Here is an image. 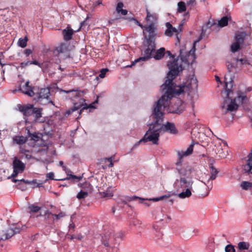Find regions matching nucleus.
Returning a JSON list of instances; mask_svg holds the SVG:
<instances>
[{
    "label": "nucleus",
    "instance_id": "obj_1",
    "mask_svg": "<svg viewBox=\"0 0 252 252\" xmlns=\"http://www.w3.org/2000/svg\"><path fill=\"white\" fill-rule=\"evenodd\" d=\"M169 71L167 79L161 87L160 89L164 94L161 97L170 101L171 99L179 96L186 91L191 98L197 96L198 82L196 78H189L182 85L177 86L173 81L183 68L179 60L171 62L168 64Z\"/></svg>",
    "mask_w": 252,
    "mask_h": 252
},
{
    "label": "nucleus",
    "instance_id": "obj_2",
    "mask_svg": "<svg viewBox=\"0 0 252 252\" xmlns=\"http://www.w3.org/2000/svg\"><path fill=\"white\" fill-rule=\"evenodd\" d=\"M194 143H192L186 151H178V160L176 163V170L179 177L174 182L173 187L177 190L182 189L183 191L178 194V197L181 199L189 198L192 195L193 181L189 176L191 173L189 166L185 165L182 166V159L184 157L190 155L193 151Z\"/></svg>",
    "mask_w": 252,
    "mask_h": 252
},
{
    "label": "nucleus",
    "instance_id": "obj_3",
    "mask_svg": "<svg viewBox=\"0 0 252 252\" xmlns=\"http://www.w3.org/2000/svg\"><path fill=\"white\" fill-rule=\"evenodd\" d=\"M170 103V101L164 98V97H161L154 106L152 116L153 119L156 120L161 132H166L172 134H176L178 133V130L174 123L167 122L165 124H162L164 110L168 107L169 113L180 114L183 111L184 107L180 99H177L174 105H171L169 107Z\"/></svg>",
    "mask_w": 252,
    "mask_h": 252
},
{
    "label": "nucleus",
    "instance_id": "obj_4",
    "mask_svg": "<svg viewBox=\"0 0 252 252\" xmlns=\"http://www.w3.org/2000/svg\"><path fill=\"white\" fill-rule=\"evenodd\" d=\"M13 141L19 145H23L28 142L27 144L31 147H39V152L47 151L48 149L47 144L42 142L40 134L36 133L30 134L27 138L23 136H15L13 138Z\"/></svg>",
    "mask_w": 252,
    "mask_h": 252
},
{
    "label": "nucleus",
    "instance_id": "obj_5",
    "mask_svg": "<svg viewBox=\"0 0 252 252\" xmlns=\"http://www.w3.org/2000/svg\"><path fill=\"white\" fill-rule=\"evenodd\" d=\"M199 40H196L194 42L193 45L191 49L188 53H186L185 50L182 49L180 50V55L177 58V59L175 58V56L172 55L170 51H167L166 53L168 56H170L171 58V60L168 62L167 64V66L169 67L168 64L170 63L171 62L179 60V63L182 64V66H183V64H192L193 62L195 61L196 59L195 52L196 50L195 49V44L198 42Z\"/></svg>",
    "mask_w": 252,
    "mask_h": 252
},
{
    "label": "nucleus",
    "instance_id": "obj_6",
    "mask_svg": "<svg viewBox=\"0 0 252 252\" xmlns=\"http://www.w3.org/2000/svg\"><path fill=\"white\" fill-rule=\"evenodd\" d=\"M225 93H226V96L224 100V103L222 105V108H224L226 107V109L228 111H233L236 110L238 108V105L243 104L246 103L248 101V97L246 95V92H242L238 91L237 93V96L233 99L231 100L229 104L225 106V103L229 99V95L231 91L230 89L226 87Z\"/></svg>",
    "mask_w": 252,
    "mask_h": 252
},
{
    "label": "nucleus",
    "instance_id": "obj_7",
    "mask_svg": "<svg viewBox=\"0 0 252 252\" xmlns=\"http://www.w3.org/2000/svg\"><path fill=\"white\" fill-rule=\"evenodd\" d=\"M161 133L159 126L154 119V122L150 125L149 129L146 132L144 137L136 143L132 148H136L141 142L151 141L154 144H158L159 133Z\"/></svg>",
    "mask_w": 252,
    "mask_h": 252
},
{
    "label": "nucleus",
    "instance_id": "obj_8",
    "mask_svg": "<svg viewBox=\"0 0 252 252\" xmlns=\"http://www.w3.org/2000/svg\"><path fill=\"white\" fill-rule=\"evenodd\" d=\"M235 41L231 45V51L233 53L237 52L240 47L249 45L251 42V32H238L235 35Z\"/></svg>",
    "mask_w": 252,
    "mask_h": 252
},
{
    "label": "nucleus",
    "instance_id": "obj_9",
    "mask_svg": "<svg viewBox=\"0 0 252 252\" xmlns=\"http://www.w3.org/2000/svg\"><path fill=\"white\" fill-rule=\"evenodd\" d=\"M64 93L66 94L72 93V94L74 95L76 97H79L80 98V101L79 103V104H82V103L84 107L83 108L80 110V113L84 109H87L88 108H95V107L94 106V104L96 103H97V100L95 101L94 102L89 104L87 105L85 102L86 100L84 99L83 98H82L84 94H85V92L84 91H78V90H71L68 91H63Z\"/></svg>",
    "mask_w": 252,
    "mask_h": 252
},
{
    "label": "nucleus",
    "instance_id": "obj_10",
    "mask_svg": "<svg viewBox=\"0 0 252 252\" xmlns=\"http://www.w3.org/2000/svg\"><path fill=\"white\" fill-rule=\"evenodd\" d=\"M147 47L143 52V56L138 58L140 61H146L153 57L155 53V44L154 41L150 39L147 41Z\"/></svg>",
    "mask_w": 252,
    "mask_h": 252
},
{
    "label": "nucleus",
    "instance_id": "obj_11",
    "mask_svg": "<svg viewBox=\"0 0 252 252\" xmlns=\"http://www.w3.org/2000/svg\"><path fill=\"white\" fill-rule=\"evenodd\" d=\"M12 167L13 169V173L11 177L13 178L17 177L20 173H22L25 169L26 164L17 157H15L12 162Z\"/></svg>",
    "mask_w": 252,
    "mask_h": 252
},
{
    "label": "nucleus",
    "instance_id": "obj_12",
    "mask_svg": "<svg viewBox=\"0 0 252 252\" xmlns=\"http://www.w3.org/2000/svg\"><path fill=\"white\" fill-rule=\"evenodd\" d=\"M102 244L106 247H110L111 246L116 243L114 238V231L110 229L106 232L102 236Z\"/></svg>",
    "mask_w": 252,
    "mask_h": 252
},
{
    "label": "nucleus",
    "instance_id": "obj_13",
    "mask_svg": "<svg viewBox=\"0 0 252 252\" xmlns=\"http://www.w3.org/2000/svg\"><path fill=\"white\" fill-rule=\"evenodd\" d=\"M34 87L30 85V81H27L24 85L20 87L18 90L29 96H33L34 95Z\"/></svg>",
    "mask_w": 252,
    "mask_h": 252
},
{
    "label": "nucleus",
    "instance_id": "obj_14",
    "mask_svg": "<svg viewBox=\"0 0 252 252\" xmlns=\"http://www.w3.org/2000/svg\"><path fill=\"white\" fill-rule=\"evenodd\" d=\"M17 107L18 108V110H19V111L22 112L23 115L25 116H30L32 114L33 105H18Z\"/></svg>",
    "mask_w": 252,
    "mask_h": 252
},
{
    "label": "nucleus",
    "instance_id": "obj_15",
    "mask_svg": "<svg viewBox=\"0 0 252 252\" xmlns=\"http://www.w3.org/2000/svg\"><path fill=\"white\" fill-rule=\"evenodd\" d=\"M226 64L229 73L225 75L224 79L226 87H227L228 82L231 84L232 82V76L230 74V72L232 71V68L235 67V66L234 63L229 62H227Z\"/></svg>",
    "mask_w": 252,
    "mask_h": 252
},
{
    "label": "nucleus",
    "instance_id": "obj_16",
    "mask_svg": "<svg viewBox=\"0 0 252 252\" xmlns=\"http://www.w3.org/2000/svg\"><path fill=\"white\" fill-rule=\"evenodd\" d=\"M136 199H138L139 200V202L141 204H143L145 205L146 206L149 207L150 206V203L147 201L148 199H145L142 197H139L136 196H133L131 197H126L125 199H122V202L124 204H126L127 201H131L132 200H135Z\"/></svg>",
    "mask_w": 252,
    "mask_h": 252
},
{
    "label": "nucleus",
    "instance_id": "obj_17",
    "mask_svg": "<svg viewBox=\"0 0 252 252\" xmlns=\"http://www.w3.org/2000/svg\"><path fill=\"white\" fill-rule=\"evenodd\" d=\"M20 232V229L19 228H15L14 229L10 228L7 230L6 232L4 235L2 236L1 239L5 240L11 238L15 234Z\"/></svg>",
    "mask_w": 252,
    "mask_h": 252
},
{
    "label": "nucleus",
    "instance_id": "obj_18",
    "mask_svg": "<svg viewBox=\"0 0 252 252\" xmlns=\"http://www.w3.org/2000/svg\"><path fill=\"white\" fill-rule=\"evenodd\" d=\"M167 29L165 31V34L167 36H171L174 33H178V30L173 27L172 25L169 23L167 22L165 24Z\"/></svg>",
    "mask_w": 252,
    "mask_h": 252
},
{
    "label": "nucleus",
    "instance_id": "obj_19",
    "mask_svg": "<svg viewBox=\"0 0 252 252\" xmlns=\"http://www.w3.org/2000/svg\"><path fill=\"white\" fill-rule=\"evenodd\" d=\"M64 39L66 41L70 40L72 39L73 34V30L69 26L63 30Z\"/></svg>",
    "mask_w": 252,
    "mask_h": 252
},
{
    "label": "nucleus",
    "instance_id": "obj_20",
    "mask_svg": "<svg viewBox=\"0 0 252 252\" xmlns=\"http://www.w3.org/2000/svg\"><path fill=\"white\" fill-rule=\"evenodd\" d=\"M50 95V89L48 88L40 89L38 92L39 98H46L48 99Z\"/></svg>",
    "mask_w": 252,
    "mask_h": 252
},
{
    "label": "nucleus",
    "instance_id": "obj_21",
    "mask_svg": "<svg viewBox=\"0 0 252 252\" xmlns=\"http://www.w3.org/2000/svg\"><path fill=\"white\" fill-rule=\"evenodd\" d=\"M146 21L151 24H154L158 19V15L156 13L151 14L148 9H146Z\"/></svg>",
    "mask_w": 252,
    "mask_h": 252
},
{
    "label": "nucleus",
    "instance_id": "obj_22",
    "mask_svg": "<svg viewBox=\"0 0 252 252\" xmlns=\"http://www.w3.org/2000/svg\"><path fill=\"white\" fill-rule=\"evenodd\" d=\"M153 229L155 235L154 239L157 240L162 238V233L160 231L158 226L157 224H154L153 225Z\"/></svg>",
    "mask_w": 252,
    "mask_h": 252
},
{
    "label": "nucleus",
    "instance_id": "obj_23",
    "mask_svg": "<svg viewBox=\"0 0 252 252\" xmlns=\"http://www.w3.org/2000/svg\"><path fill=\"white\" fill-rule=\"evenodd\" d=\"M164 54L165 49L164 48H160L157 51L155 50L153 58L157 60H158L161 59L164 56Z\"/></svg>",
    "mask_w": 252,
    "mask_h": 252
},
{
    "label": "nucleus",
    "instance_id": "obj_24",
    "mask_svg": "<svg viewBox=\"0 0 252 252\" xmlns=\"http://www.w3.org/2000/svg\"><path fill=\"white\" fill-rule=\"evenodd\" d=\"M124 6L123 2H118L116 8V11L118 14L125 16L127 14V10L123 8Z\"/></svg>",
    "mask_w": 252,
    "mask_h": 252
},
{
    "label": "nucleus",
    "instance_id": "obj_25",
    "mask_svg": "<svg viewBox=\"0 0 252 252\" xmlns=\"http://www.w3.org/2000/svg\"><path fill=\"white\" fill-rule=\"evenodd\" d=\"M240 187L242 190L246 191L250 190L252 188V183L243 181L240 184Z\"/></svg>",
    "mask_w": 252,
    "mask_h": 252
},
{
    "label": "nucleus",
    "instance_id": "obj_26",
    "mask_svg": "<svg viewBox=\"0 0 252 252\" xmlns=\"http://www.w3.org/2000/svg\"><path fill=\"white\" fill-rule=\"evenodd\" d=\"M210 168H211V171H210L211 176H210L209 179L208 180V182H209L210 180H215L216 178V177L217 176V174L219 173V171L218 170V169H216V168H215L213 166L212 164L211 165Z\"/></svg>",
    "mask_w": 252,
    "mask_h": 252
},
{
    "label": "nucleus",
    "instance_id": "obj_27",
    "mask_svg": "<svg viewBox=\"0 0 252 252\" xmlns=\"http://www.w3.org/2000/svg\"><path fill=\"white\" fill-rule=\"evenodd\" d=\"M83 104H79V103H74L73 107L69 110H68L65 112V116L66 117L68 116L70 114H71L73 112L79 109L82 106Z\"/></svg>",
    "mask_w": 252,
    "mask_h": 252
},
{
    "label": "nucleus",
    "instance_id": "obj_28",
    "mask_svg": "<svg viewBox=\"0 0 252 252\" xmlns=\"http://www.w3.org/2000/svg\"><path fill=\"white\" fill-rule=\"evenodd\" d=\"M80 187L82 190L87 191L88 193L90 192L93 189V187L89 182H86L80 185Z\"/></svg>",
    "mask_w": 252,
    "mask_h": 252
},
{
    "label": "nucleus",
    "instance_id": "obj_29",
    "mask_svg": "<svg viewBox=\"0 0 252 252\" xmlns=\"http://www.w3.org/2000/svg\"><path fill=\"white\" fill-rule=\"evenodd\" d=\"M66 170L67 171V173H66L67 174V177L64 179V180H72L74 181L76 180L77 181H79L81 179V177H78L76 175H72L71 174V171L67 168Z\"/></svg>",
    "mask_w": 252,
    "mask_h": 252
},
{
    "label": "nucleus",
    "instance_id": "obj_30",
    "mask_svg": "<svg viewBox=\"0 0 252 252\" xmlns=\"http://www.w3.org/2000/svg\"><path fill=\"white\" fill-rule=\"evenodd\" d=\"M238 248L240 251L248 250L250 248V244L248 242H240L238 244Z\"/></svg>",
    "mask_w": 252,
    "mask_h": 252
},
{
    "label": "nucleus",
    "instance_id": "obj_31",
    "mask_svg": "<svg viewBox=\"0 0 252 252\" xmlns=\"http://www.w3.org/2000/svg\"><path fill=\"white\" fill-rule=\"evenodd\" d=\"M42 109L39 108L32 107V114L34 115L35 118L37 119L42 116Z\"/></svg>",
    "mask_w": 252,
    "mask_h": 252
},
{
    "label": "nucleus",
    "instance_id": "obj_32",
    "mask_svg": "<svg viewBox=\"0 0 252 252\" xmlns=\"http://www.w3.org/2000/svg\"><path fill=\"white\" fill-rule=\"evenodd\" d=\"M228 22V17L227 16H224L219 21L218 25L220 27H223L227 25Z\"/></svg>",
    "mask_w": 252,
    "mask_h": 252
},
{
    "label": "nucleus",
    "instance_id": "obj_33",
    "mask_svg": "<svg viewBox=\"0 0 252 252\" xmlns=\"http://www.w3.org/2000/svg\"><path fill=\"white\" fill-rule=\"evenodd\" d=\"M28 38L27 36L24 38H20L18 41V45L19 47L25 48L27 45Z\"/></svg>",
    "mask_w": 252,
    "mask_h": 252
},
{
    "label": "nucleus",
    "instance_id": "obj_34",
    "mask_svg": "<svg viewBox=\"0 0 252 252\" xmlns=\"http://www.w3.org/2000/svg\"><path fill=\"white\" fill-rule=\"evenodd\" d=\"M178 12L182 13L186 10V6L185 2L183 1H180L178 3Z\"/></svg>",
    "mask_w": 252,
    "mask_h": 252
},
{
    "label": "nucleus",
    "instance_id": "obj_35",
    "mask_svg": "<svg viewBox=\"0 0 252 252\" xmlns=\"http://www.w3.org/2000/svg\"><path fill=\"white\" fill-rule=\"evenodd\" d=\"M28 209L30 212L37 213L40 210L41 207L34 204H31L29 206Z\"/></svg>",
    "mask_w": 252,
    "mask_h": 252
},
{
    "label": "nucleus",
    "instance_id": "obj_36",
    "mask_svg": "<svg viewBox=\"0 0 252 252\" xmlns=\"http://www.w3.org/2000/svg\"><path fill=\"white\" fill-rule=\"evenodd\" d=\"M144 31H147L150 34H153L155 30V27L154 26V24L150 23L149 25L144 27Z\"/></svg>",
    "mask_w": 252,
    "mask_h": 252
},
{
    "label": "nucleus",
    "instance_id": "obj_37",
    "mask_svg": "<svg viewBox=\"0 0 252 252\" xmlns=\"http://www.w3.org/2000/svg\"><path fill=\"white\" fill-rule=\"evenodd\" d=\"M46 214L51 215L52 216H53L54 217H55L56 219L57 220H59L61 218H62L64 217L66 215L65 213L64 212H60L59 214H52L50 212H47L46 213Z\"/></svg>",
    "mask_w": 252,
    "mask_h": 252
},
{
    "label": "nucleus",
    "instance_id": "obj_38",
    "mask_svg": "<svg viewBox=\"0 0 252 252\" xmlns=\"http://www.w3.org/2000/svg\"><path fill=\"white\" fill-rule=\"evenodd\" d=\"M125 232L124 231H119L117 233L114 232V238H115V241L116 243L117 239L118 238L120 239H123L125 236Z\"/></svg>",
    "mask_w": 252,
    "mask_h": 252
},
{
    "label": "nucleus",
    "instance_id": "obj_39",
    "mask_svg": "<svg viewBox=\"0 0 252 252\" xmlns=\"http://www.w3.org/2000/svg\"><path fill=\"white\" fill-rule=\"evenodd\" d=\"M88 193H88L87 191H83V190H81V191L77 194V198L78 199L84 198L88 196Z\"/></svg>",
    "mask_w": 252,
    "mask_h": 252
},
{
    "label": "nucleus",
    "instance_id": "obj_40",
    "mask_svg": "<svg viewBox=\"0 0 252 252\" xmlns=\"http://www.w3.org/2000/svg\"><path fill=\"white\" fill-rule=\"evenodd\" d=\"M12 181L14 183H16V182H20L21 183H23L25 185L26 184H31L35 183V181L34 180H33L32 181H30L28 180H25L24 179L17 180V179H13Z\"/></svg>",
    "mask_w": 252,
    "mask_h": 252
},
{
    "label": "nucleus",
    "instance_id": "obj_41",
    "mask_svg": "<svg viewBox=\"0 0 252 252\" xmlns=\"http://www.w3.org/2000/svg\"><path fill=\"white\" fill-rule=\"evenodd\" d=\"M103 197L108 198H111L113 196V193L110 190H106L101 193Z\"/></svg>",
    "mask_w": 252,
    "mask_h": 252
},
{
    "label": "nucleus",
    "instance_id": "obj_42",
    "mask_svg": "<svg viewBox=\"0 0 252 252\" xmlns=\"http://www.w3.org/2000/svg\"><path fill=\"white\" fill-rule=\"evenodd\" d=\"M217 154L221 158H225L227 155L226 153L223 151L222 148L218 149Z\"/></svg>",
    "mask_w": 252,
    "mask_h": 252
},
{
    "label": "nucleus",
    "instance_id": "obj_43",
    "mask_svg": "<svg viewBox=\"0 0 252 252\" xmlns=\"http://www.w3.org/2000/svg\"><path fill=\"white\" fill-rule=\"evenodd\" d=\"M20 152L22 154H24L26 155V158H31V156H29L28 155H26V153L30 152V150L29 149H26L23 147V146H20Z\"/></svg>",
    "mask_w": 252,
    "mask_h": 252
},
{
    "label": "nucleus",
    "instance_id": "obj_44",
    "mask_svg": "<svg viewBox=\"0 0 252 252\" xmlns=\"http://www.w3.org/2000/svg\"><path fill=\"white\" fill-rule=\"evenodd\" d=\"M225 252H235L234 247L232 245H227L225 248Z\"/></svg>",
    "mask_w": 252,
    "mask_h": 252
},
{
    "label": "nucleus",
    "instance_id": "obj_45",
    "mask_svg": "<svg viewBox=\"0 0 252 252\" xmlns=\"http://www.w3.org/2000/svg\"><path fill=\"white\" fill-rule=\"evenodd\" d=\"M17 188L21 190H25L27 189V187L25 184L23 183H21L20 182H18L17 185Z\"/></svg>",
    "mask_w": 252,
    "mask_h": 252
},
{
    "label": "nucleus",
    "instance_id": "obj_46",
    "mask_svg": "<svg viewBox=\"0 0 252 252\" xmlns=\"http://www.w3.org/2000/svg\"><path fill=\"white\" fill-rule=\"evenodd\" d=\"M169 196V195H162V196H161L160 197H156V198H152V199H149V200H153L154 201H159V200H161L165 198H168V197Z\"/></svg>",
    "mask_w": 252,
    "mask_h": 252
},
{
    "label": "nucleus",
    "instance_id": "obj_47",
    "mask_svg": "<svg viewBox=\"0 0 252 252\" xmlns=\"http://www.w3.org/2000/svg\"><path fill=\"white\" fill-rule=\"evenodd\" d=\"M108 71V69L107 68H102V69H101L100 70V74L99 75V76L101 78H103L105 76V74L106 73V72Z\"/></svg>",
    "mask_w": 252,
    "mask_h": 252
},
{
    "label": "nucleus",
    "instance_id": "obj_48",
    "mask_svg": "<svg viewBox=\"0 0 252 252\" xmlns=\"http://www.w3.org/2000/svg\"><path fill=\"white\" fill-rule=\"evenodd\" d=\"M29 65H30V61L22 62L20 64L19 67L23 68L26 67V66H27Z\"/></svg>",
    "mask_w": 252,
    "mask_h": 252
},
{
    "label": "nucleus",
    "instance_id": "obj_49",
    "mask_svg": "<svg viewBox=\"0 0 252 252\" xmlns=\"http://www.w3.org/2000/svg\"><path fill=\"white\" fill-rule=\"evenodd\" d=\"M108 250L109 252H119V249L116 247H110Z\"/></svg>",
    "mask_w": 252,
    "mask_h": 252
},
{
    "label": "nucleus",
    "instance_id": "obj_50",
    "mask_svg": "<svg viewBox=\"0 0 252 252\" xmlns=\"http://www.w3.org/2000/svg\"><path fill=\"white\" fill-rule=\"evenodd\" d=\"M140 62V60H138V58L135 60L134 61L132 62L131 64L130 65H127L126 66V67H131L134 66L137 63Z\"/></svg>",
    "mask_w": 252,
    "mask_h": 252
},
{
    "label": "nucleus",
    "instance_id": "obj_51",
    "mask_svg": "<svg viewBox=\"0 0 252 252\" xmlns=\"http://www.w3.org/2000/svg\"><path fill=\"white\" fill-rule=\"evenodd\" d=\"M32 53V51L30 49H26L24 51V54L27 56L28 57L30 54Z\"/></svg>",
    "mask_w": 252,
    "mask_h": 252
},
{
    "label": "nucleus",
    "instance_id": "obj_52",
    "mask_svg": "<svg viewBox=\"0 0 252 252\" xmlns=\"http://www.w3.org/2000/svg\"><path fill=\"white\" fill-rule=\"evenodd\" d=\"M54 174L53 172H50L46 175V177L49 179L54 180Z\"/></svg>",
    "mask_w": 252,
    "mask_h": 252
},
{
    "label": "nucleus",
    "instance_id": "obj_53",
    "mask_svg": "<svg viewBox=\"0 0 252 252\" xmlns=\"http://www.w3.org/2000/svg\"><path fill=\"white\" fill-rule=\"evenodd\" d=\"M237 62H240L242 64H245L247 62V60L245 59H236Z\"/></svg>",
    "mask_w": 252,
    "mask_h": 252
},
{
    "label": "nucleus",
    "instance_id": "obj_54",
    "mask_svg": "<svg viewBox=\"0 0 252 252\" xmlns=\"http://www.w3.org/2000/svg\"><path fill=\"white\" fill-rule=\"evenodd\" d=\"M59 165L63 167V170L65 172V173H67V171L66 170V169H67V167L63 165V161H60L59 162Z\"/></svg>",
    "mask_w": 252,
    "mask_h": 252
},
{
    "label": "nucleus",
    "instance_id": "obj_55",
    "mask_svg": "<svg viewBox=\"0 0 252 252\" xmlns=\"http://www.w3.org/2000/svg\"><path fill=\"white\" fill-rule=\"evenodd\" d=\"M74 227H75V224L72 222V220H71L70 223H69V230H70L71 229H74Z\"/></svg>",
    "mask_w": 252,
    "mask_h": 252
},
{
    "label": "nucleus",
    "instance_id": "obj_56",
    "mask_svg": "<svg viewBox=\"0 0 252 252\" xmlns=\"http://www.w3.org/2000/svg\"><path fill=\"white\" fill-rule=\"evenodd\" d=\"M30 65L34 64L40 66L39 63L37 61H30Z\"/></svg>",
    "mask_w": 252,
    "mask_h": 252
},
{
    "label": "nucleus",
    "instance_id": "obj_57",
    "mask_svg": "<svg viewBox=\"0 0 252 252\" xmlns=\"http://www.w3.org/2000/svg\"><path fill=\"white\" fill-rule=\"evenodd\" d=\"M132 20H133L135 23L140 27H141L142 28H143L144 27L143 26V25L142 24H141L137 20L132 18Z\"/></svg>",
    "mask_w": 252,
    "mask_h": 252
},
{
    "label": "nucleus",
    "instance_id": "obj_58",
    "mask_svg": "<svg viewBox=\"0 0 252 252\" xmlns=\"http://www.w3.org/2000/svg\"><path fill=\"white\" fill-rule=\"evenodd\" d=\"M106 159L109 162H113V157H111L110 158H106Z\"/></svg>",
    "mask_w": 252,
    "mask_h": 252
},
{
    "label": "nucleus",
    "instance_id": "obj_59",
    "mask_svg": "<svg viewBox=\"0 0 252 252\" xmlns=\"http://www.w3.org/2000/svg\"><path fill=\"white\" fill-rule=\"evenodd\" d=\"M77 238L79 240H81L83 238V236L81 234H79L78 235Z\"/></svg>",
    "mask_w": 252,
    "mask_h": 252
},
{
    "label": "nucleus",
    "instance_id": "obj_60",
    "mask_svg": "<svg viewBox=\"0 0 252 252\" xmlns=\"http://www.w3.org/2000/svg\"><path fill=\"white\" fill-rule=\"evenodd\" d=\"M101 3H102L101 1L98 0L95 2V5H99Z\"/></svg>",
    "mask_w": 252,
    "mask_h": 252
},
{
    "label": "nucleus",
    "instance_id": "obj_61",
    "mask_svg": "<svg viewBox=\"0 0 252 252\" xmlns=\"http://www.w3.org/2000/svg\"><path fill=\"white\" fill-rule=\"evenodd\" d=\"M114 166L113 162H110L109 164L108 165L109 167H112Z\"/></svg>",
    "mask_w": 252,
    "mask_h": 252
},
{
    "label": "nucleus",
    "instance_id": "obj_62",
    "mask_svg": "<svg viewBox=\"0 0 252 252\" xmlns=\"http://www.w3.org/2000/svg\"><path fill=\"white\" fill-rule=\"evenodd\" d=\"M215 78H216V80L217 82H220V79L219 76H216Z\"/></svg>",
    "mask_w": 252,
    "mask_h": 252
},
{
    "label": "nucleus",
    "instance_id": "obj_63",
    "mask_svg": "<svg viewBox=\"0 0 252 252\" xmlns=\"http://www.w3.org/2000/svg\"><path fill=\"white\" fill-rule=\"evenodd\" d=\"M246 90L247 92H251L252 90V88L251 87H249L247 88Z\"/></svg>",
    "mask_w": 252,
    "mask_h": 252
},
{
    "label": "nucleus",
    "instance_id": "obj_64",
    "mask_svg": "<svg viewBox=\"0 0 252 252\" xmlns=\"http://www.w3.org/2000/svg\"><path fill=\"white\" fill-rule=\"evenodd\" d=\"M222 142L223 143V144L224 145V147H226L227 146V143L226 141H223V140H221Z\"/></svg>",
    "mask_w": 252,
    "mask_h": 252
}]
</instances>
